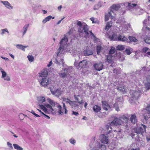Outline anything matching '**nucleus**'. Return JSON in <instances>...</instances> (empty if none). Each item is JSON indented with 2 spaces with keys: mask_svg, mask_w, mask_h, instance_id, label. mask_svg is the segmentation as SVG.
I'll return each instance as SVG.
<instances>
[{
  "mask_svg": "<svg viewBox=\"0 0 150 150\" xmlns=\"http://www.w3.org/2000/svg\"><path fill=\"white\" fill-rule=\"evenodd\" d=\"M102 106L103 108L106 110H108L110 109V106L109 105L107 101H103Z\"/></svg>",
  "mask_w": 150,
  "mask_h": 150,
  "instance_id": "22",
  "label": "nucleus"
},
{
  "mask_svg": "<svg viewBox=\"0 0 150 150\" xmlns=\"http://www.w3.org/2000/svg\"><path fill=\"white\" fill-rule=\"evenodd\" d=\"M129 39L131 42H133L136 43L138 42V40L134 37L129 36Z\"/></svg>",
  "mask_w": 150,
  "mask_h": 150,
  "instance_id": "35",
  "label": "nucleus"
},
{
  "mask_svg": "<svg viewBox=\"0 0 150 150\" xmlns=\"http://www.w3.org/2000/svg\"><path fill=\"white\" fill-rule=\"evenodd\" d=\"M99 138L100 141L102 143L107 144L109 142L108 137L104 134H103L100 135Z\"/></svg>",
  "mask_w": 150,
  "mask_h": 150,
  "instance_id": "16",
  "label": "nucleus"
},
{
  "mask_svg": "<svg viewBox=\"0 0 150 150\" xmlns=\"http://www.w3.org/2000/svg\"><path fill=\"white\" fill-rule=\"evenodd\" d=\"M145 80H144L143 81L145 86V89L144 91H146L150 89V75H149L147 76H146Z\"/></svg>",
  "mask_w": 150,
  "mask_h": 150,
  "instance_id": "12",
  "label": "nucleus"
},
{
  "mask_svg": "<svg viewBox=\"0 0 150 150\" xmlns=\"http://www.w3.org/2000/svg\"><path fill=\"white\" fill-rule=\"evenodd\" d=\"M90 20L92 21L93 23H98V21L97 20H96L93 17H91L90 18Z\"/></svg>",
  "mask_w": 150,
  "mask_h": 150,
  "instance_id": "48",
  "label": "nucleus"
},
{
  "mask_svg": "<svg viewBox=\"0 0 150 150\" xmlns=\"http://www.w3.org/2000/svg\"><path fill=\"white\" fill-rule=\"evenodd\" d=\"M146 110L147 111L148 113L150 114V105L148 106L146 108Z\"/></svg>",
  "mask_w": 150,
  "mask_h": 150,
  "instance_id": "53",
  "label": "nucleus"
},
{
  "mask_svg": "<svg viewBox=\"0 0 150 150\" xmlns=\"http://www.w3.org/2000/svg\"><path fill=\"white\" fill-rule=\"evenodd\" d=\"M90 32L95 40L98 39L96 38L94 35L91 31H90Z\"/></svg>",
  "mask_w": 150,
  "mask_h": 150,
  "instance_id": "61",
  "label": "nucleus"
},
{
  "mask_svg": "<svg viewBox=\"0 0 150 150\" xmlns=\"http://www.w3.org/2000/svg\"><path fill=\"white\" fill-rule=\"evenodd\" d=\"M130 120L132 123L135 124L137 123V120L135 114H132L131 115L130 117Z\"/></svg>",
  "mask_w": 150,
  "mask_h": 150,
  "instance_id": "26",
  "label": "nucleus"
},
{
  "mask_svg": "<svg viewBox=\"0 0 150 150\" xmlns=\"http://www.w3.org/2000/svg\"><path fill=\"white\" fill-rule=\"evenodd\" d=\"M52 93L57 96H59L61 94V92L60 89H57L56 91H53L52 89H50Z\"/></svg>",
  "mask_w": 150,
  "mask_h": 150,
  "instance_id": "24",
  "label": "nucleus"
},
{
  "mask_svg": "<svg viewBox=\"0 0 150 150\" xmlns=\"http://www.w3.org/2000/svg\"><path fill=\"white\" fill-rule=\"evenodd\" d=\"M99 8V6L98 4L95 5L93 9L94 10H97Z\"/></svg>",
  "mask_w": 150,
  "mask_h": 150,
  "instance_id": "57",
  "label": "nucleus"
},
{
  "mask_svg": "<svg viewBox=\"0 0 150 150\" xmlns=\"http://www.w3.org/2000/svg\"><path fill=\"white\" fill-rule=\"evenodd\" d=\"M143 11L140 9L138 6V8H137L135 12H134V13H136L137 15H140L142 14L143 13Z\"/></svg>",
  "mask_w": 150,
  "mask_h": 150,
  "instance_id": "36",
  "label": "nucleus"
},
{
  "mask_svg": "<svg viewBox=\"0 0 150 150\" xmlns=\"http://www.w3.org/2000/svg\"><path fill=\"white\" fill-rule=\"evenodd\" d=\"M69 142L71 144L73 145L75 144L76 142V140L72 138H71L70 139Z\"/></svg>",
  "mask_w": 150,
  "mask_h": 150,
  "instance_id": "49",
  "label": "nucleus"
},
{
  "mask_svg": "<svg viewBox=\"0 0 150 150\" xmlns=\"http://www.w3.org/2000/svg\"><path fill=\"white\" fill-rule=\"evenodd\" d=\"M112 8L113 10L112 11L114 12V14H115V11L119 9V6L117 5H114L112 6Z\"/></svg>",
  "mask_w": 150,
  "mask_h": 150,
  "instance_id": "44",
  "label": "nucleus"
},
{
  "mask_svg": "<svg viewBox=\"0 0 150 150\" xmlns=\"http://www.w3.org/2000/svg\"><path fill=\"white\" fill-rule=\"evenodd\" d=\"M72 34V32L71 30H69L67 33L65 34L64 35H66V36H67V38L68 37L71 35Z\"/></svg>",
  "mask_w": 150,
  "mask_h": 150,
  "instance_id": "52",
  "label": "nucleus"
},
{
  "mask_svg": "<svg viewBox=\"0 0 150 150\" xmlns=\"http://www.w3.org/2000/svg\"><path fill=\"white\" fill-rule=\"evenodd\" d=\"M107 34L110 40L114 41L117 40V39H118V36L116 33L112 32L111 35H110L108 34V33H107Z\"/></svg>",
  "mask_w": 150,
  "mask_h": 150,
  "instance_id": "18",
  "label": "nucleus"
},
{
  "mask_svg": "<svg viewBox=\"0 0 150 150\" xmlns=\"http://www.w3.org/2000/svg\"><path fill=\"white\" fill-rule=\"evenodd\" d=\"M29 26V25L28 24H26L24 26L22 30L23 35H24L26 33Z\"/></svg>",
  "mask_w": 150,
  "mask_h": 150,
  "instance_id": "30",
  "label": "nucleus"
},
{
  "mask_svg": "<svg viewBox=\"0 0 150 150\" xmlns=\"http://www.w3.org/2000/svg\"><path fill=\"white\" fill-rule=\"evenodd\" d=\"M1 2L4 5L5 7L7 8L10 10L13 9V7L8 1H1Z\"/></svg>",
  "mask_w": 150,
  "mask_h": 150,
  "instance_id": "21",
  "label": "nucleus"
},
{
  "mask_svg": "<svg viewBox=\"0 0 150 150\" xmlns=\"http://www.w3.org/2000/svg\"><path fill=\"white\" fill-rule=\"evenodd\" d=\"M117 134V137L120 138H122L124 136L125 132L121 130H119L117 132L116 131Z\"/></svg>",
  "mask_w": 150,
  "mask_h": 150,
  "instance_id": "32",
  "label": "nucleus"
},
{
  "mask_svg": "<svg viewBox=\"0 0 150 150\" xmlns=\"http://www.w3.org/2000/svg\"><path fill=\"white\" fill-rule=\"evenodd\" d=\"M117 89L121 93H125L126 92L127 90L123 86H119Z\"/></svg>",
  "mask_w": 150,
  "mask_h": 150,
  "instance_id": "31",
  "label": "nucleus"
},
{
  "mask_svg": "<svg viewBox=\"0 0 150 150\" xmlns=\"http://www.w3.org/2000/svg\"><path fill=\"white\" fill-rule=\"evenodd\" d=\"M27 57L29 61L30 62H33L34 61V58L33 57L32 55H28L27 56Z\"/></svg>",
  "mask_w": 150,
  "mask_h": 150,
  "instance_id": "43",
  "label": "nucleus"
},
{
  "mask_svg": "<svg viewBox=\"0 0 150 150\" xmlns=\"http://www.w3.org/2000/svg\"><path fill=\"white\" fill-rule=\"evenodd\" d=\"M72 114V115H74L76 116L78 115L79 114L78 112L75 111H73Z\"/></svg>",
  "mask_w": 150,
  "mask_h": 150,
  "instance_id": "60",
  "label": "nucleus"
},
{
  "mask_svg": "<svg viewBox=\"0 0 150 150\" xmlns=\"http://www.w3.org/2000/svg\"><path fill=\"white\" fill-rule=\"evenodd\" d=\"M87 64V62L86 60L81 61L79 63V66L81 68H85Z\"/></svg>",
  "mask_w": 150,
  "mask_h": 150,
  "instance_id": "27",
  "label": "nucleus"
},
{
  "mask_svg": "<svg viewBox=\"0 0 150 150\" xmlns=\"http://www.w3.org/2000/svg\"><path fill=\"white\" fill-rule=\"evenodd\" d=\"M48 71L47 69H45L42 70L40 73H39V78L43 77H47Z\"/></svg>",
  "mask_w": 150,
  "mask_h": 150,
  "instance_id": "23",
  "label": "nucleus"
},
{
  "mask_svg": "<svg viewBox=\"0 0 150 150\" xmlns=\"http://www.w3.org/2000/svg\"><path fill=\"white\" fill-rule=\"evenodd\" d=\"M1 35H3L5 33H7L8 34L9 33V31L8 29L7 28H5L1 30Z\"/></svg>",
  "mask_w": 150,
  "mask_h": 150,
  "instance_id": "42",
  "label": "nucleus"
},
{
  "mask_svg": "<svg viewBox=\"0 0 150 150\" xmlns=\"http://www.w3.org/2000/svg\"><path fill=\"white\" fill-rule=\"evenodd\" d=\"M115 52V48L113 47H112L111 49L109 51V54L111 55L112 54H114Z\"/></svg>",
  "mask_w": 150,
  "mask_h": 150,
  "instance_id": "45",
  "label": "nucleus"
},
{
  "mask_svg": "<svg viewBox=\"0 0 150 150\" xmlns=\"http://www.w3.org/2000/svg\"><path fill=\"white\" fill-rule=\"evenodd\" d=\"M16 48L18 49H21L23 51H25V48L27 47L28 46H24L21 44H17L16 45Z\"/></svg>",
  "mask_w": 150,
  "mask_h": 150,
  "instance_id": "29",
  "label": "nucleus"
},
{
  "mask_svg": "<svg viewBox=\"0 0 150 150\" xmlns=\"http://www.w3.org/2000/svg\"><path fill=\"white\" fill-rule=\"evenodd\" d=\"M127 8L131 11L134 13L137 8H138V6L137 4L133 3L131 2L128 3L127 6Z\"/></svg>",
  "mask_w": 150,
  "mask_h": 150,
  "instance_id": "13",
  "label": "nucleus"
},
{
  "mask_svg": "<svg viewBox=\"0 0 150 150\" xmlns=\"http://www.w3.org/2000/svg\"><path fill=\"white\" fill-rule=\"evenodd\" d=\"M62 8V5H60L58 7V10L60 11L61 10V8Z\"/></svg>",
  "mask_w": 150,
  "mask_h": 150,
  "instance_id": "64",
  "label": "nucleus"
},
{
  "mask_svg": "<svg viewBox=\"0 0 150 150\" xmlns=\"http://www.w3.org/2000/svg\"><path fill=\"white\" fill-rule=\"evenodd\" d=\"M31 113H32L33 115L36 116L37 117H39L40 116L38 114H36L34 111L32 110V111L31 112Z\"/></svg>",
  "mask_w": 150,
  "mask_h": 150,
  "instance_id": "59",
  "label": "nucleus"
},
{
  "mask_svg": "<svg viewBox=\"0 0 150 150\" xmlns=\"http://www.w3.org/2000/svg\"><path fill=\"white\" fill-rule=\"evenodd\" d=\"M121 119L123 120L124 122L125 123H128L129 121L128 118L124 115L120 116L119 118H115L111 122L110 124V128L111 130L112 129V128L111 127L112 126L116 125H121L123 123V122Z\"/></svg>",
  "mask_w": 150,
  "mask_h": 150,
  "instance_id": "5",
  "label": "nucleus"
},
{
  "mask_svg": "<svg viewBox=\"0 0 150 150\" xmlns=\"http://www.w3.org/2000/svg\"><path fill=\"white\" fill-rule=\"evenodd\" d=\"M37 100L39 103L41 104L45 101V98L44 97L39 96L37 98Z\"/></svg>",
  "mask_w": 150,
  "mask_h": 150,
  "instance_id": "33",
  "label": "nucleus"
},
{
  "mask_svg": "<svg viewBox=\"0 0 150 150\" xmlns=\"http://www.w3.org/2000/svg\"><path fill=\"white\" fill-rule=\"evenodd\" d=\"M139 92L134 90H130V94L131 95L130 99L131 100H136L139 97L140 93L143 92V90H138Z\"/></svg>",
  "mask_w": 150,
  "mask_h": 150,
  "instance_id": "9",
  "label": "nucleus"
},
{
  "mask_svg": "<svg viewBox=\"0 0 150 150\" xmlns=\"http://www.w3.org/2000/svg\"><path fill=\"white\" fill-rule=\"evenodd\" d=\"M115 14H114V12L113 11H110V12L105 14V21H107L109 20L110 18L111 19H113L115 21Z\"/></svg>",
  "mask_w": 150,
  "mask_h": 150,
  "instance_id": "14",
  "label": "nucleus"
},
{
  "mask_svg": "<svg viewBox=\"0 0 150 150\" xmlns=\"http://www.w3.org/2000/svg\"><path fill=\"white\" fill-rule=\"evenodd\" d=\"M117 40L118 41H125L128 40L127 38L124 36L123 35H120L118 36Z\"/></svg>",
  "mask_w": 150,
  "mask_h": 150,
  "instance_id": "28",
  "label": "nucleus"
},
{
  "mask_svg": "<svg viewBox=\"0 0 150 150\" xmlns=\"http://www.w3.org/2000/svg\"><path fill=\"white\" fill-rule=\"evenodd\" d=\"M145 70H146V71H147L146 68L145 67H143V68H142V69L140 71V72L141 73H143L144 72H145L146 71Z\"/></svg>",
  "mask_w": 150,
  "mask_h": 150,
  "instance_id": "56",
  "label": "nucleus"
},
{
  "mask_svg": "<svg viewBox=\"0 0 150 150\" xmlns=\"http://www.w3.org/2000/svg\"><path fill=\"white\" fill-rule=\"evenodd\" d=\"M52 18V16H49L47 17L42 20V23L44 24L45 23L49 21Z\"/></svg>",
  "mask_w": 150,
  "mask_h": 150,
  "instance_id": "39",
  "label": "nucleus"
},
{
  "mask_svg": "<svg viewBox=\"0 0 150 150\" xmlns=\"http://www.w3.org/2000/svg\"><path fill=\"white\" fill-rule=\"evenodd\" d=\"M114 57L112 55L109 54L107 57V61L108 63H111L113 61Z\"/></svg>",
  "mask_w": 150,
  "mask_h": 150,
  "instance_id": "34",
  "label": "nucleus"
},
{
  "mask_svg": "<svg viewBox=\"0 0 150 150\" xmlns=\"http://www.w3.org/2000/svg\"><path fill=\"white\" fill-rule=\"evenodd\" d=\"M146 126L142 124H141L139 127L135 128L134 131L138 134H142L146 131Z\"/></svg>",
  "mask_w": 150,
  "mask_h": 150,
  "instance_id": "11",
  "label": "nucleus"
},
{
  "mask_svg": "<svg viewBox=\"0 0 150 150\" xmlns=\"http://www.w3.org/2000/svg\"><path fill=\"white\" fill-rule=\"evenodd\" d=\"M89 146L93 148L91 150H105L106 149L105 146L100 144L98 140L95 141V138L91 142Z\"/></svg>",
  "mask_w": 150,
  "mask_h": 150,
  "instance_id": "4",
  "label": "nucleus"
},
{
  "mask_svg": "<svg viewBox=\"0 0 150 150\" xmlns=\"http://www.w3.org/2000/svg\"><path fill=\"white\" fill-rule=\"evenodd\" d=\"M112 23L110 22H108L107 23L105 27V30L108 31L109 28L111 27Z\"/></svg>",
  "mask_w": 150,
  "mask_h": 150,
  "instance_id": "38",
  "label": "nucleus"
},
{
  "mask_svg": "<svg viewBox=\"0 0 150 150\" xmlns=\"http://www.w3.org/2000/svg\"><path fill=\"white\" fill-rule=\"evenodd\" d=\"M132 51V49L130 48L129 49H126L125 50V52L128 55H129L131 53V51Z\"/></svg>",
  "mask_w": 150,
  "mask_h": 150,
  "instance_id": "50",
  "label": "nucleus"
},
{
  "mask_svg": "<svg viewBox=\"0 0 150 150\" xmlns=\"http://www.w3.org/2000/svg\"><path fill=\"white\" fill-rule=\"evenodd\" d=\"M72 70V68L71 67H66L63 68L59 73L60 77L64 78L67 76L69 73H71Z\"/></svg>",
  "mask_w": 150,
  "mask_h": 150,
  "instance_id": "7",
  "label": "nucleus"
},
{
  "mask_svg": "<svg viewBox=\"0 0 150 150\" xmlns=\"http://www.w3.org/2000/svg\"><path fill=\"white\" fill-rule=\"evenodd\" d=\"M1 78L6 81H10L11 80L10 76L7 75L6 71L1 74Z\"/></svg>",
  "mask_w": 150,
  "mask_h": 150,
  "instance_id": "20",
  "label": "nucleus"
},
{
  "mask_svg": "<svg viewBox=\"0 0 150 150\" xmlns=\"http://www.w3.org/2000/svg\"><path fill=\"white\" fill-rule=\"evenodd\" d=\"M123 18L121 19L122 22L123 23V25L122 28H121V27L120 29L122 30L123 33H125L126 31L129 30V28H130V25L127 22H124L123 21Z\"/></svg>",
  "mask_w": 150,
  "mask_h": 150,
  "instance_id": "15",
  "label": "nucleus"
},
{
  "mask_svg": "<svg viewBox=\"0 0 150 150\" xmlns=\"http://www.w3.org/2000/svg\"><path fill=\"white\" fill-rule=\"evenodd\" d=\"M102 47L100 45H98L97 47V53L98 54H99L100 50L102 49Z\"/></svg>",
  "mask_w": 150,
  "mask_h": 150,
  "instance_id": "47",
  "label": "nucleus"
},
{
  "mask_svg": "<svg viewBox=\"0 0 150 150\" xmlns=\"http://www.w3.org/2000/svg\"><path fill=\"white\" fill-rule=\"evenodd\" d=\"M149 50V48L147 47H145L143 48L142 51L143 52L146 53Z\"/></svg>",
  "mask_w": 150,
  "mask_h": 150,
  "instance_id": "55",
  "label": "nucleus"
},
{
  "mask_svg": "<svg viewBox=\"0 0 150 150\" xmlns=\"http://www.w3.org/2000/svg\"><path fill=\"white\" fill-rule=\"evenodd\" d=\"M74 96L75 99L76 101H72L68 98H66L64 97H63L62 99L66 103L69 104L72 108H75L76 107H78L79 106V105L77 104V103L79 105H81L83 104V101L82 100V98L79 95L76 96L74 95Z\"/></svg>",
  "mask_w": 150,
  "mask_h": 150,
  "instance_id": "3",
  "label": "nucleus"
},
{
  "mask_svg": "<svg viewBox=\"0 0 150 150\" xmlns=\"http://www.w3.org/2000/svg\"><path fill=\"white\" fill-rule=\"evenodd\" d=\"M64 18H62L61 20H59V21H58L57 23V25H59V24H60L62 21L64 19Z\"/></svg>",
  "mask_w": 150,
  "mask_h": 150,
  "instance_id": "63",
  "label": "nucleus"
},
{
  "mask_svg": "<svg viewBox=\"0 0 150 150\" xmlns=\"http://www.w3.org/2000/svg\"><path fill=\"white\" fill-rule=\"evenodd\" d=\"M77 25L79 26L78 30L79 32L80 33L85 32L87 34H88V26L85 23L82 24L80 21H78Z\"/></svg>",
  "mask_w": 150,
  "mask_h": 150,
  "instance_id": "8",
  "label": "nucleus"
},
{
  "mask_svg": "<svg viewBox=\"0 0 150 150\" xmlns=\"http://www.w3.org/2000/svg\"><path fill=\"white\" fill-rule=\"evenodd\" d=\"M93 110L95 112H98L100 111L101 108L100 106L96 105L93 107Z\"/></svg>",
  "mask_w": 150,
  "mask_h": 150,
  "instance_id": "37",
  "label": "nucleus"
},
{
  "mask_svg": "<svg viewBox=\"0 0 150 150\" xmlns=\"http://www.w3.org/2000/svg\"><path fill=\"white\" fill-rule=\"evenodd\" d=\"M122 102V100L120 98H117L116 101L115 102V103L113 105V107L115 109V110L118 111H119V109L118 108V105Z\"/></svg>",
  "mask_w": 150,
  "mask_h": 150,
  "instance_id": "17",
  "label": "nucleus"
},
{
  "mask_svg": "<svg viewBox=\"0 0 150 150\" xmlns=\"http://www.w3.org/2000/svg\"><path fill=\"white\" fill-rule=\"evenodd\" d=\"M144 40L146 43L150 44V36H146L144 38Z\"/></svg>",
  "mask_w": 150,
  "mask_h": 150,
  "instance_id": "40",
  "label": "nucleus"
},
{
  "mask_svg": "<svg viewBox=\"0 0 150 150\" xmlns=\"http://www.w3.org/2000/svg\"><path fill=\"white\" fill-rule=\"evenodd\" d=\"M53 63L52 60L50 61L48 64L47 65V66L48 67H50L52 64Z\"/></svg>",
  "mask_w": 150,
  "mask_h": 150,
  "instance_id": "58",
  "label": "nucleus"
},
{
  "mask_svg": "<svg viewBox=\"0 0 150 150\" xmlns=\"http://www.w3.org/2000/svg\"><path fill=\"white\" fill-rule=\"evenodd\" d=\"M95 69L98 71H100L103 69V65L102 63H97L93 65Z\"/></svg>",
  "mask_w": 150,
  "mask_h": 150,
  "instance_id": "19",
  "label": "nucleus"
},
{
  "mask_svg": "<svg viewBox=\"0 0 150 150\" xmlns=\"http://www.w3.org/2000/svg\"><path fill=\"white\" fill-rule=\"evenodd\" d=\"M83 52L85 56L91 55L93 54L92 52L90 50H88V48L86 47L84 50Z\"/></svg>",
  "mask_w": 150,
  "mask_h": 150,
  "instance_id": "25",
  "label": "nucleus"
},
{
  "mask_svg": "<svg viewBox=\"0 0 150 150\" xmlns=\"http://www.w3.org/2000/svg\"><path fill=\"white\" fill-rule=\"evenodd\" d=\"M0 71L1 72V74L5 72V71L1 67H0Z\"/></svg>",
  "mask_w": 150,
  "mask_h": 150,
  "instance_id": "62",
  "label": "nucleus"
},
{
  "mask_svg": "<svg viewBox=\"0 0 150 150\" xmlns=\"http://www.w3.org/2000/svg\"><path fill=\"white\" fill-rule=\"evenodd\" d=\"M38 82L41 86L46 87L50 83V80L48 77H43L38 79Z\"/></svg>",
  "mask_w": 150,
  "mask_h": 150,
  "instance_id": "6",
  "label": "nucleus"
},
{
  "mask_svg": "<svg viewBox=\"0 0 150 150\" xmlns=\"http://www.w3.org/2000/svg\"><path fill=\"white\" fill-rule=\"evenodd\" d=\"M41 115L42 116L44 117L45 118H47L48 119H49L50 118V117L49 116L45 114L44 113H42V115Z\"/></svg>",
  "mask_w": 150,
  "mask_h": 150,
  "instance_id": "51",
  "label": "nucleus"
},
{
  "mask_svg": "<svg viewBox=\"0 0 150 150\" xmlns=\"http://www.w3.org/2000/svg\"><path fill=\"white\" fill-rule=\"evenodd\" d=\"M143 27L142 30H147L150 31V17L149 16L143 22Z\"/></svg>",
  "mask_w": 150,
  "mask_h": 150,
  "instance_id": "10",
  "label": "nucleus"
},
{
  "mask_svg": "<svg viewBox=\"0 0 150 150\" xmlns=\"http://www.w3.org/2000/svg\"><path fill=\"white\" fill-rule=\"evenodd\" d=\"M47 101L50 105L47 104L45 106L42 105H39L40 108L46 114H53L55 111V110L51 106L57 107L58 108V112L60 115L63 114L64 112L65 114H67V110L66 108L65 103H63V107L58 103L54 102L50 98L47 99Z\"/></svg>",
  "mask_w": 150,
  "mask_h": 150,
  "instance_id": "2",
  "label": "nucleus"
},
{
  "mask_svg": "<svg viewBox=\"0 0 150 150\" xmlns=\"http://www.w3.org/2000/svg\"><path fill=\"white\" fill-rule=\"evenodd\" d=\"M14 148L15 149H16L17 150H23V148L19 146L18 144H13Z\"/></svg>",
  "mask_w": 150,
  "mask_h": 150,
  "instance_id": "41",
  "label": "nucleus"
},
{
  "mask_svg": "<svg viewBox=\"0 0 150 150\" xmlns=\"http://www.w3.org/2000/svg\"><path fill=\"white\" fill-rule=\"evenodd\" d=\"M7 145L11 149H13V147L12 146V144L10 143L9 142H7Z\"/></svg>",
  "mask_w": 150,
  "mask_h": 150,
  "instance_id": "54",
  "label": "nucleus"
},
{
  "mask_svg": "<svg viewBox=\"0 0 150 150\" xmlns=\"http://www.w3.org/2000/svg\"><path fill=\"white\" fill-rule=\"evenodd\" d=\"M68 41V38L66 35H64L63 37L61 39L59 44V47L57 50V57L55 59V62L57 64L60 65L62 64L64 66V60L63 58V54L65 52H69L74 55L80 54L81 51L79 49H77L76 47H72L70 50L67 49L68 46L67 42Z\"/></svg>",
  "mask_w": 150,
  "mask_h": 150,
  "instance_id": "1",
  "label": "nucleus"
},
{
  "mask_svg": "<svg viewBox=\"0 0 150 150\" xmlns=\"http://www.w3.org/2000/svg\"><path fill=\"white\" fill-rule=\"evenodd\" d=\"M116 48L118 50H122L124 49L125 48L124 46L119 45L117 46Z\"/></svg>",
  "mask_w": 150,
  "mask_h": 150,
  "instance_id": "46",
  "label": "nucleus"
}]
</instances>
